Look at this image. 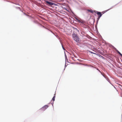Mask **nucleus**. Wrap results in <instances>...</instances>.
Here are the masks:
<instances>
[{
  "mask_svg": "<svg viewBox=\"0 0 122 122\" xmlns=\"http://www.w3.org/2000/svg\"><path fill=\"white\" fill-rule=\"evenodd\" d=\"M72 36L74 40L76 42H78L79 41V38L78 36L76 34H73L72 35Z\"/></svg>",
  "mask_w": 122,
  "mask_h": 122,
  "instance_id": "nucleus-1",
  "label": "nucleus"
},
{
  "mask_svg": "<svg viewBox=\"0 0 122 122\" xmlns=\"http://www.w3.org/2000/svg\"><path fill=\"white\" fill-rule=\"evenodd\" d=\"M95 14H97L98 15V17L97 19L98 20L100 19V17L101 16L102 14H104L103 12H102V13L100 12H98L96 11H95Z\"/></svg>",
  "mask_w": 122,
  "mask_h": 122,
  "instance_id": "nucleus-2",
  "label": "nucleus"
},
{
  "mask_svg": "<svg viewBox=\"0 0 122 122\" xmlns=\"http://www.w3.org/2000/svg\"><path fill=\"white\" fill-rule=\"evenodd\" d=\"M49 107V106L47 105H45L40 109L41 110L44 111L46 110Z\"/></svg>",
  "mask_w": 122,
  "mask_h": 122,
  "instance_id": "nucleus-3",
  "label": "nucleus"
},
{
  "mask_svg": "<svg viewBox=\"0 0 122 122\" xmlns=\"http://www.w3.org/2000/svg\"><path fill=\"white\" fill-rule=\"evenodd\" d=\"M45 2L48 5H52L53 4V3L47 1H45Z\"/></svg>",
  "mask_w": 122,
  "mask_h": 122,
  "instance_id": "nucleus-4",
  "label": "nucleus"
},
{
  "mask_svg": "<svg viewBox=\"0 0 122 122\" xmlns=\"http://www.w3.org/2000/svg\"><path fill=\"white\" fill-rule=\"evenodd\" d=\"M87 11L89 12H91L92 13H95V12L96 11L94 10H88Z\"/></svg>",
  "mask_w": 122,
  "mask_h": 122,
  "instance_id": "nucleus-5",
  "label": "nucleus"
},
{
  "mask_svg": "<svg viewBox=\"0 0 122 122\" xmlns=\"http://www.w3.org/2000/svg\"><path fill=\"white\" fill-rule=\"evenodd\" d=\"M55 96H54L52 99V100L53 101H55Z\"/></svg>",
  "mask_w": 122,
  "mask_h": 122,
  "instance_id": "nucleus-6",
  "label": "nucleus"
},
{
  "mask_svg": "<svg viewBox=\"0 0 122 122\" xmlns=\"http://www.w3.org/2000/svg\"><path fill=\"white\" fill-rule=\"evenodd\" d=\"M62 48H63V49L64 50H65L64 48V47H63V46H62Z\"/></svg>",
  "mask_w": 122,
  "mask_h": 122,
  "instance_id": "nucleus-7",
  "label": "nucleus"
}]
</instances>
